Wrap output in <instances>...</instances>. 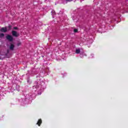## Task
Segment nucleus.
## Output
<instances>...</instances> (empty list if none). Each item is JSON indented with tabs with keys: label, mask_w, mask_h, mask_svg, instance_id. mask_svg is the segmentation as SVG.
Masks as SVG:
<instances>
[{
	"label": "nucleus",
	"mask_w": 128,
	"mask_h": 128,
	"mask_svg": "<svg viewBox=\"0 0 128 128\" xmlns=\"http://www.w3.org/2000/svg\"><path fill=\"white\" fill-rule=\"evenodd\" d=\"M8 28H9V30H10V28H12V26H9Z\"/></svg>",
	"instance_id": "9b49d317"
},
{
	"label": "nucleus",
	"mask_w": 128,
	"mask_h": 128,
	"mask_svg": "<svg viewBox=\"0 0 128 128\" xmlns=\"http://www.w3.org/2000/svg\"><path fill=\"white\" fill-rule=\"evenodd\" d=\"M14 30H18V28H16V27H14Z\"/></svg>",
	"instance_id": "1a4fd4ad"
},
{
	"label": "nucleus",
	"mask_w": 128,
	"mask_h": 128,
	"mask_svg": "<svg viewBox=\"0 0 128 128\" xmlns=\"http://www.w3.org/2000/svg\"><path fill=\"white\" fill-rule=\"evenodd\" d=\"M42 122V119H39L36 124H38L40 126Z\"/></svg>",
	"instance_id": "20e7f679"
},
{
	"label": "nucleus",
	"mask_w": 128,
	"mask_h": 128,
	"mask_svg": "<svg viewBox=\"0 0 128 128\" xmlns=\"http://www.w3.org/2000/svg\"><path fill=\"white\" fill-rule=\"evenodd\" d=\"M6 38L8 40H10V42H12V40H14V38L12 36L8 35L6 36Z\"/></svg>",
	"instance_id": "f03ea898"
},
{
	"label": "nucleus",
	"mask_w": 128,
	"mask_h": 128,
	"mask_svg": "<svg viewBox=\"0 0 128 128\" xmlns=\"http://www.w3.org/2000/svg\"><path fill=\"white\" fill-rule=\"evenodd\" d=\"M4 34H0V38H4Z\"/></svg>",
	"instance_id": "0eeeda50"
},
{
	"label": "nucleus",
	"mask_w": 128,
	"mask_h": 128,
	"mask_svg": "<svg viewBox=\"0 0 128 128\" xmlns=\"http://www.w3.org/2000/svg\"><path fill=\"white\" fill-rule=\"evenodd\" d=\"M66 2H72V0H66Z\"/></svg>",
	"instance_id": "9d476101"
},
{
	"label": "nucleus",
	"mask_w": 128,
	"mask_h": 128,
	"mask_svg": "<svg viewBox=\"0 0 128 128\" xmlns=\"http://www.w3.org/2000/svg\"><path fill=\"white\" fill-rule=\"evenodd\" d=\"M0 30L2 32H6L8 31V28H2Z\"/></svg>",
	"instance_id": "7ed1b4c3"
},
{
	"label": "nucleus",
	"mask_w": 128,
	"mask_h": 128,
	"mask_svg": "<svg viewBox=\"0 0 128 128\" xmlns=\"http://www.w3.org/2000/svg\"><path fill=\"white\" fill-rule=\"evenodd\" d=\"M74 32H78V29H74Z\"/></svg>",
	"instance_id": "6e6552de"
},
{
	"label": "nucleus",
	"mask_w": 128,
	"mask_h": 128,
	"mask_svg": "<svg viewBox=\"0 0 128 128\" xmlns=\"http://www.w3.org/2000/svg\"><path fill=\"white\" fill-rule=\"evenodd\" d=\"M14 44H12L10 46V50H14Z\"/></svg>",
	"instance_id": "39448f33"
},
{
	"label": "nucleus",
	"mask_w": 128,
	"mask_h": 128,
	"mask_svg": "<svg viewBox=\"0 0 128 128\" xmlns=\"http://www.w3.org/2000/svg\"><path fill=\"white\" fill-rule=\"evenodd\" d=\"M80 49H76V54H80Z\"/></svg>",
	"instance_id": "423d86ee"
},
{
	"label": "nucleus",
	"mask_w": 128,
	"mask_h": 128,
	"mask_svg": "<svg viewBox=\"0 0 128 128\" xmlns=\"http://www.w3.org/2000/svg\"><path fill=\"white\" fill-rule=\"evenodd\" d=\"M12 35L16 38L20 36V34H18L16 32L13 30L12 31Z\"/></svg>",
	"instance_id": "f257e3e1"
}]
</instances>
